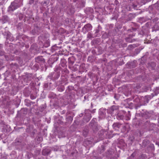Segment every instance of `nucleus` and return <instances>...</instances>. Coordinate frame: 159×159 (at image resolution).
<instances>
[{
  "label": "nucleus",
  "instance_id": "obj_16",
  "mask_svg": "<svg viewBox=\"0 0 159 159\" xmlns=\"http://www.w3.org/2000/svg\"><path fill=\"white\" fill-rule=\"evenodd\" d=\"M88 134V131L87 130H84L83 132V134L84 136V137H86Z\"/></svg>",
  "mask_w": 159,
  "mask_h": 159
},
{
  "label": "nucleus",
  "instance_id": "obj_29",
  "mask_svg": "<svg viewBox=\"0 0 159 159\" xmlns=\"http://www.w3.org/2000/svg\"><path fill=\"white\" fill-rule=\"evenodd\" d=\"M32 31L33 32V31H34V30H33Z\"/></svg>",
  "mask_w": 159,
  "mask_h": 159
},
{
  "label": "nucleus",
  "instance_id": "obj_27",
  "mask_svg": "<svg viewBox=\"0 0 159 159\" xmlns=\"http://www.w3.org/2000/svg\"><path fill=\"white\" fill-rule=\"evenodd\" d=\"M49 45V43L47 42V45H46V46H45V47H47Z\"/></svg>",
  "mask_w": 159,
  "mask_h": 159
},
{
  "label": "nucleus",
  "instance_id": "obj_17",
  "mask_svg": "<svg viewBox=\"0 0 159 159\" xmlns=\"http://www.w3.org/2000/svg\"><path fill=\"white\" fill-rule=\"evenodd\" d=\"M88 119L86 120V121L87 122L89 120L91 117V115L90 114H88Z\"/></svg>",
  "mask_w": 159,
  "mask_h": 159
},
{
  "label": "nucleus",
  "instance_id": "obj_7",
  "mask_svg": "<svg viewBox=\"0 0 159 159\" xmlns=\"http://www.w3.org/2000/svg\"><path fill=\"white\" fill-rule=\"evenodd\" d=\"M96 37H97V35L93 34L91 32L89 33L87 35V38L89 39H91Z\"/></svg>",
  "mask_w": 159,
  "mask_h": 159
},
{
  "label": "nucleus",
  "instance_id": "obj_12",
  "mask_svg": "<svg viewBox=\"0 0 159 159\" xmlns=\"http://www.w3.org/2000/svg\"><path fill=\"white\" fill-rule=\"evenodd\" d=\"M2 19V20L3 23H4L8 20V18L7 16H4L3 17Z\"/></svg>",
  "mask_w": 159,
  "mask_h": 159
},
{
  "label": "nucleus",
  "instance_id": "obj_10",
  "mask_svg": "<svg viewBox=\"0 0 159 159\" xmlns=\"http://www.w3.org/2000/svg\"><path fill=\"white\" fill-rule=\"evenodd\" d=\"M43 58L42 57L39 56L35 58V61L36 62L39 63L40 61H43Z\"/></svg>",
  "mask_w": 159,
  "mask_h": 159
},
{
  "label": "nucleus",
  "instance_id": "obj_26",
  "mask_svg": "<svg viewBox=\"0 0 159 159\" xmlns=\"http://www.w3.org/2000/svg\"><path fill=\"white\" fill-rule=\"evenodd\" d=\"M145 125H149V122H148V121H147L145 123Z\"/></svg>",
  "mask_w": 159,
  "mask_h": 159
},
{
  "label": "nucleus",
  "instance_id": "obj_23",
  "mask_svg": "<svg viewBox=\"0 0 159 159\" xmlns=\"http://www.w3.org/2000/svg\"><path fill=\"white\" fill-rule=\"evenodd\" d=\"M144 100H145L144 101H146V102L147 103L148 102V99H147V98H145Z\"/></svg>",
  "mask_w": 159,
  "mask_h": 159
},
{
  "label": "nucleus",
  "instance_id": "obj_14",
  "mask_svg": "<svg viewBox=\"0 0 159 159\" xmlns=\"http://www.w3.org/2000/svg\"><path fill=\"white\" fill-rule=\"evenodd\" d=\"M99 26H98V29H96L95 30V34H94V35H97V37L98 36V34L99 31Z\"/></svg>",
  "mask_w": 159,
  "mask_h": 159
},
{
  "label": "nucleus",
  "instance_id": "obj_15",
  "mask_svg": "<svg viewBox=\"0 0 159 159\" xmlns=\"http://www.w3.org/2000/svg\"><path fill=\"white\" fill-rule=\"evenodd\" d=\"M117 116H118L117 118L118 119L121 120V119H123V116L122 115H120L119 114H118Z\"/></svg>",
  "mask_w": 159,
  "mask_h": 159
},
{
  "label": "nucleus",
  "instance_id": "obj_22",
  "mask_svg": "<svg viewBox=\"0 0 159 159\" xmlns=\"http://www.w3.org/2000/svg\"><path fill=\"white\" fill-rule=\"evenodd\" d=\"M58 90L60 91H63V89L61 88H59L58 89Z\"/></svg>",
  "mask_w": 159,
  "mask_h": 159
},
{
  "label": "nucleus",
  "instance_id": "obj_19",
  "mask_svg": "<svg viewBox=\"0 0 159 159\" xmlns=\"http://www.w3.org/2000/svg\"><path fill=\"white\" fill-rule=\"evenodd\" d=\"M68 61H69V63L71 64V65H72L73 64V63H74V62L73 61H72L70 59H68Z\"/></svg>",
  "mask_w": 159,
  "mask_h": 159
},
{
  "label": "nucleus",
  "instance_id": "obj_21",
  "mask_svg": "<svg viewBox=\"0 0 159 159\" xmlns=\"http://www.w3.org/2000/svg\"><path fill=\"white\" fill-rule=\"evenodd\" d=\"M151 41L150 40H148V41L147 42H144V43H150L151 42Z\"/></svg>",
  "mask_w": 159,
  "mask_h": 159
},
{
  "label": "nucleus",
  "instance_id": "obj_11",
  "mask_svg": "<svg viewBox=\"0 0 159 159\" xmlns=\"http://www.w3.org/2000/svg\"><path fill=\"white\" fill-rule=\"evenodd\" d=\"M73 120V117L71 116H69L66 118V121L67 122L71 123Z\"/></svg>",
  "mask_w": 159,
  "mask_h": 159
},
{
  "label": "nucleus",
  "instance_id": "obj_9",
  "mask_svg": "<svg viewBox=\"0 0 159 159\" xmlns=\"http://www.w3.org/2000/svg\"><path fill=\"white\" fill-rule=\"evenodd\" d=\"M119 107L118 106L113 105L110 108V111L111 112H113L115 110H116L118 109Z\"/></svg>",
  "mask_w": 159,
  "mask_h": 159
},
{
  "label": "nucleus",
  "instance_id": "obj_4",
  "mask_svg": "<svg viewBox=\"0 0 159 159\" xmlns=\"http://www.w3.org/2000/svg\"><path fill=\"white\" fill-rule=\"evenodd\" d=\"M50 149H45L42 150V153L43 155H48L50 153Z\"/></svg>",
  "mask_w": 159,
  "mask_h": 159
},
{
  "label": "nucleus",
  "instance_id": "obj_18",
  "mask_svg": "<svg viewBox=\"0 0 159 159\" xmlns=\"http://www.w3.org/2000/svg\"><path fill=\"white\" fill-rule=\"evenodd\" d=\"M102 132H103L102 131H100V133H99V135L100 136V137H101V139H103V137H102Z\"/></svg>",
  "mask_w": 159,
  "mask_h": 159
},
{
  "label": "nucleus",
  "instance_id": "obj_6",
  "mask_svg": "<svg viewBox=\"0 0 159 159\" xmlns=\"http://www.w3.org/2000/svg\"><path fill=\"white\" fill-rule=\"evenodd\" d=\"M156 66V64L154 62H152L148 64V67L150 69L153 70Z\"/></svg>",
  "mask_w": 159,
  "mask_h": 159
},
{
  "label": "nucleus",
  "instance_id": "obj_32",
  "mask_svg": "<svg viewBox=\"0 0 159 159\" xmlns=\"http://www.w3.org/2000/svg\"><path fill=\"white\" fill-rule=\"evenodd\" d=\"M35 33H36V32H35Z\"/></svg>",
  "mask_w": 159,
  "mask_h": 159
},
{
  "label": "nucleus",
  "instance_id": "obj_31",
  "mask_svg": "<svg viewBox=\"0 0 159 159\" xmlns=\"http://www.w3.org/2000/svg\"><path fill=\"white\" fill-rule=\"evenodd\" d=\"M145 104H146V103H144V104H143L144 105Z\"/></svg>",
  "mask_w": 159,
  "mask_h": 159
},
{
  "label": "nucleus",
  "instance_id": "obj_24",
  "mask_svg": "<svg viewBox=\"0 0 159 159\" xmlns=\"http://www.w3.org/2000/svg\"><path fill=\"white\" fill-rule=\"evenodd\" d=\"M143 104H141V105H140V106H136V109H137L138 108V107H140V106H141V105H142Z\"/></svg>",
  "mask_w": 159,
  "mask_h": 159
},
{
  "label": "nucleus",
  "instance_id": "obj_2",
  "mask_svg": "<svg viewBox=\"0 0 159 159\" xmlns=\"http://www.w3.org/2000/svg\"><path fill=\"white\" fill-rule=\"evenodd\" d=\"M92 28L91 25L89 24H88L84 25L82 28V31L84 33H86L87 32L91 30Z\"/></svg>",
  "mask_w": 159,
  "mask_h": 159
},
{
  "label": "nucleus",
  "instance_id": "obj_30",
  "mask_svg": "<svg viewBox=\"0 0 159 159\" xmlns=\"http://www.w3.org/2000/svg\"><path fill=\"white\" fill-rule=\"evenodd\" d=\"M28 159H30V157H28Z\"/></svg>",
  "mask_w": 159,
  "mask_h": 159
},
{
  "label": "nucleus",
  "instance_id": "obj_13",
  "mask_svg": "<svg viewBox=\"0 0 159 159\" xmlns=\"http://www.w3.org/2000/svg\"><path fill=\"white\" fill-rule=\"evenodd\" d=\"M148 148L150 150H153L154 149V145L151 144H149Z\"/></svg>",
  "mask_w": 159,
  "mask_h": 159
},
{
  "label": "nucleus",
  "instance_id": "obj_3",
  "mask_svg": "<svg viewBox=\"0 0 159 159\" xmlns=\"http://www.w3.org/2000/svg\"><path fill=\"white\" fill-rule=\"evenodd\" d=\"M4 39L7 40L12 39V37L11 36V34L8 32H5L3 34Z\"/></svg>",
  "mask_w": 159,
  "mask_h": 159
},
{
  "label": "nucleus",
  "instance_id": "obj_5",
  "mask_svg": "<svg viewBox=\"0 0 159 159\" xmlns=\"http://www.w3.org/2000/svg\"><path fill=\"white\" fill-rule=\"evenodd\" d=\"M149 144V141L148 140H144L143 141L142 143V147L144 148L147 147L148 148Z\"/></svg>",
  "mask_w": 159,
  "mask_h": 159
},
{
  "label": "nucleus",
  "instance_id": "obj_20",
  "mask_svg": "<svg viewBox=\"0 0 159 159\" xmlns=\"http://www.w3.org/2000/svg\"><path fill=\"white\" fill-rule=\"evenodd\" d=\"M99 113L100 114V115H104V113L103 112H102L101 110H100L99 111Z\"/></svg>",
  "mask_w": 159,
  "mask_h": 159
},
{
  "label": "nucleus",
  "instance_id": "obj_8",
  "mask_svg": "<svg viewBox=\"0 0 159 159\" xmlns=\"http://www.w3.org/2000/svg\"><path fill=\"white\" fill-rule=\"evenodd\" d=\"M121 125V124L118 123H114L113 125V128L116 129L118 128L119 129L120 127V125Z\"/></svg>",
  "mask_w": 159,
  "mask_h": 159
},
{
  "label": "nucleus",
  "instance_id": "obj_25",
  "mask_svg": "<svg viewBox=\"0 0 159 159\" xmlns=\"http://www.w3.org/2000/svg\"><path fill=\"white\" fill-rule=\"evenodd\" d=\"M31 98L32 99H34L35 98L34 96H31Z\"/></svg>",
  "mask_w": 159,
  "mask_h": 159
},
{
  "label": "nucleus",
  "instance_id": "obj_28",
  "mask_svg": "<svg viewBox=\"0 0 159 159\" xmlns=\"http://www.w3.org/2000/svg\"><path fill=\"white\" fill-rule=\"evenodd\" d=\"M114 98H116V95H115V96H114Z\"/></svg>",
  "mask_w": 159,
  "mask_h": 159
},
{
  "label": "nucleus",
  "instance_id": "obj_1",
  "mask_svg": "<svg viewBox=\"0 0 159 159\" xmlns=\"http://www.w3.org/2000/svg\"><path fill=\"white\" fill-rule=\"evenodd\" d=\"M20 6V4L17 3V1H15L11 3V5L8 8V11H13Z\"/></svg>",
  "mask_w": 159,
  "mask_h": 159
}]
</instances>
